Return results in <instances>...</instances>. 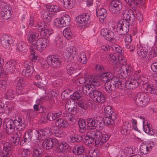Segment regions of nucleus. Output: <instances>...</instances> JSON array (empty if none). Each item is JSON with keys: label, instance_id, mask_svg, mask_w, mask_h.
Segmentation results:
<instances>
[{"label": "nucleus", "instance_id": "1", "mask_svg": "<svg viewBox=\"0 0 157 157\" xmlns=\"http://www.w3.org/2000/svg\"><path fill=\"white\" fill-rule=\"evenodd\" d=\"M6 132L9 134L13 133L16 128L19 131H22L25 128L24 123L21 118L17 116L13 121L10 119L5 120Z\"/></svg>", "mask_w": 157, "mask_h": 157}, {"label": "nucleus", "instance_id": "2", "mask_svg": "<svg viewBox=\"0 0 157 157\" xmlns=\"http://www.w3.org/2000/svg\"><path fill=\"white\" fill-rule=\"evenodd\" d=\"M50 133V129L48 128L36 131L35 132L34 136V143L39 146L41 144V140L42 137L44 136H48L49 134Z\"/></svg>", "mask_w": 157, "mask_h": 157}, {"label": "nucleus", "instance_id": "3", "mask_svg": "<svg viewBox=\"0 0 157 157\" xmlns=\"http://www.w3.org/2000/svg\"><path fill=\"white\" fill-rule=\"evenodd\" d=\"M133 99L136 104L139 106L145 105L148 103V96L145 93H138L133 97Z\"/></svg>", "mask_w": 157, "mask_h": 157}, {"label": "nucleus", "instance_id": "4", "mask_svg": "<svg viewBox=\"0 0 157 157\" xmlns=\"http://www.w3.org/2000/svg\"><path fill=\"white\" fill-rule=\"evenodd\" d=\"M90 19L89 14L86 13L77 17L75 21L79 27L84 29L88 25Z\"/></svg>", "mask_w": 157, "mask_h": 157}, {"label": "nucleus", "instance_id": "5", "mask_svg": "<svg viewBox=\"0 0 157 157\" xmlns=\"http://www.w3.org/2000/svg\"><path fill=\"white\" fill-rule=\"evenodd\" d=\"M50 40L45 38L38 39L35 43L33 44V47H36L40 52H42L49 45Z\"/></svg>", "mask_w": 157, "mask_h": 157}, {"label": "nucleus", "instance_id": "6", "mask_svg": "<svg viewBox=\"0 0 157 157\" xmlns=\"http://www.w3.org/2000/svg\"><path fill=\"white\" fill-rule=\"evenodd\" d=\"M46 61L49 65L54 68L59 67L62 65L61 60L58 56L54 55L48 56Z\"/></svg>", "mask_w": 157, "mask_h": 157}, {"label": "nucleus", "instance_id": "7", "mask_svg": "<svg viewBox=\"0 0 157 157\" xmlns=\"http://www.w3.org/2000/svg\"><path fill=\"white\" fill-rule=\"evenodd\" d=\"M117 30L119 34L125 35L129 31L128 22L125 21H121L117 24Z\"/></svg>", "mask_w": 157, "mask_h": 157}, {"label": "nucleus", "instance_id": "8", "mask_svg": "<svg viewBox=\"0 0 157 157\" xmlns=\"http://www.w3.org/2000/svg\"><path fill=\"white\" fill-rule=\"evenodd\" d=\"M101 34L107 40L111 42L114 43L116 41L114 33L110 30L107 29H102Z\"/></svg>", "mask_w": 157, "mask_h": 157}, {"label": "nucleus", "instance_id": "9", "mask_svg": "<svg viewBox=\"0 0 157 157\" xmlns=\"http://www.w3.org/2000/svg\"><path fill=\"white\" fill-rule=\"evenodd\" d=\"M96 4L97 15L99 17L100 21L101 22L103 21L107 16V11L105 9L101 7V3L99 1H97Z\"/></svg>", "mask_w": 157, "mask_h": 157}, {"label": "nucleus", "instance_id": "10", "mask_svg": "<svg viewBox=\"0 0 157 157\" xmlns=\"http://www.w3.org/2000/svg\"><path fill=\"white\" fill-rule=\"evenodd\" d=\"M90 97L94 101L98 103L103 102L105 100V98L103 94L97 90H93L92 94L90 95Z\"/></svg>", "mask_w": 157, "mask_h": 157}, {"label": "nucleus", "instance_id": "11", "mask_svg": "<svg viewBox=\"0 0 157 157\" xmlns=\"http://www.w3.org/2000/svg\"><path fill=\"white\" fill-rule=\"evenodd\" d=\"M102 133L100 131L95 130L91 131L88 132V135L90 136L93 137L95 141V145L98 147H99L101 146V141H100L101 136L102 135Z\"/></svg>", "mask_w": 157, "mask_h": 157}, {"label": "nucleus", "instance_id": "12", "mask_svg": "<svg viewBox=\"0 0 157 157\" xmlns=\"http://www.w3.org/2000/svg\"><path fill=\"white\" fill-rule=\"evenodd\" d=\"M16 93L19 95H22L27 93L25 89L24 82L23 79L20 78H17L16 80Z\"/></svg>", "mask_w": 157, "mask_h": 157}, {"label": "nucleus", "instance_id": "13", "mask_svg": "<svg viewBox=\"0 0 157 157\" xmlns=\"http://www.w3.org/2000/svg\"><path fill=\"white\" fill-rule=\"evenodd\" d=\"M122 5L119 0H113L111 2L109 10L111 12L114 14H117L121 9Z\"/></svg>", "mask_w": 157, "mask_h": 157}, {"label": "nucleus", "instance_id": "14", "mask_svg": "<svg viewBox=\"0 0 157 157\" xmlns=\"http://www.w3.org/2000/svg\"><path fill=\"white\" fill-rule=\"evenodd\" d=\"M11 37L7 35H3L0 39V41L2 46L6 49L9 48L12 43Z\"/></svg>", "mask_w": 157, "mask_h": 157}, {"label": "nucleus", "instance_id": "15", "mask_svg": "<svg viewBox=\"0 0 157 157\" xmlns=\"http://www.w3.org/2000/svg\"><path fill=\"white\" fill-rule=\"evenodd\" d=\"M133 70L132 67L130 65H126L124 68L121 67L118 71L120 76H121V78L124 79L127 76L131 74Z\"/></svg>", "mask_w": 157, "mask_h": 157}, {"label": "nucleus", "instance_id": "16", "mask_svg": "<svg viewBox=\"0 0 157 157\" xmlns=\"http://www.w3.org/2000/svg\"><path fill=\"white\" fill-rule=\"evenodd\" d=\"M11 8L8 4L4 5L2 7L1 12V17L4 19H9L12 14Z\"/></svg>", "mask_w": 157, "mask_h": 157}, {"label": "nucleus", "instance_id": "17", "mask_svg": "<svg viewBox=\"0 0 157 157\" xmlns=\"http://www.w3.org/2000/svg\"><path fill=\"white\" fill-rule=\"evenodd\" d=\"M39 36V33L32 30H31L26 33V39L29 43L32 44L33 47V44L35 43L36 40Z\"/></svg>", "mask_w": 157, "mask_h": 157}, {"label": "nucleus", "instance_id": "18", "mask_svg": "<svg viewBox=\"0 0 157 157\" xmlns=\"http://www.w3.org/2000/svg\"><path fill=\"white\" fill-rule=\"evenodd\" d=\"M58 140L56 139H45L43 141L42 145L44 148L48 150L52 148L54 145H56Z\"/></svg>", "mask_w": 157, "mask_h": 157}, {"label": "nucleus", "instance_id": "19", "mask_svg": "<svg viewBox=\"0 0 157 157\" xmlns=\"http://www.w3.org/2000/svg\"><path fill=\"white\" fill-rule=\"evenodd\" d=\"M17 65L16 62L14 60L9 61L6 64L5 68L7 72L13 73L15 71Z\"/></svg>", "mask_w": 157, "mask_h": 157}, {"label": "nucleus", "instance_id": "20", "mask_svg": "<svg viewBox=\"0 0 157 157\" xmlns=\"http://www.w3.org/2000/svg\"><path fill=\"white\" fill-rule=\"evenodd\" d=\"M125 86L128 89L133 90L139 86V83L136 80L129 78L125 83Z\"/></svg>", "mask_w": 157, "mask_h": 157}, {"label": "nucleus", "instance_id": "21", "mask_svg": "<svg viewBox=\"0 0 157 157\" xmlns=\"http://www.w3.org/2000/svg\"><path fill=\"white\" fill-rule=\"evenodd\" d=\"M16 46V51L20 53L26 52L28 48V44L22 41L18 42Z\"/></svg>", "mask_w": 157, "mask_h": 157}, {"label": "nucleus", "instance_id": "22", "mask_svg": "<svg viewBox=\"0 0 157 157\" xmlns=\"http://www.w3.org/2000/svg\"><path fill=\"white\" fill-rule=\"evenodd\" d=\"M32 129H29L25 132L23 139L20 141V144L21 145H22L25 144H26L31 140L32 137Z\"/></svg>", "mask_w": 157, "mask_h": 157}, {"label": "nucleus", "instance_id": "23", "mask_svg": "<svg viewBox=\"0 0 157 157\" xmlns=\"http://www.w3.org/2000/svg\"><path fill=\"white\" fill-rule=\"evenodd\" d=\"M152 146L147 144L143 143L140 146V153L141 155H145L149 153L151 149Z\"/></svg>", "mask_w": 157, "mask_h": 157}, {"label": "nucleus", "instance_id": "24", "mask_svg": "<svg viewBox=\"0 0 157 157\" xmlns=\"http://www.w3.org/2000/svg\"><path fill=\"white\" fill-rule=\"evenodd\" d=\"M76 50L73 47L66 48L64 51V53L67 58L73 59L76 55Z\"/></svg>", "mask_w": 157, "mask_h": 157}, {"label": "nucleus", "instance_id": "25", "mask_svg": "<svg viewBox=\"0 0 157 157\" xmlns=\"http://www.w3.org/2000/svg\"><path fill=\"white\" fill-rule=\"evenodd\" d=\"M148 48L147 47H138L137 48V53L139 56L142 59L145 58L147 54Z\"/></svg>", "mask_w": 157, "mask_h": 157}, {"label": "nucleus", "instance_id": "26", "mask_svg": "<svg viewBox=\"0 0 157 157\" xmlns=\"http://www.w3.org/2000/svg\"><path fill=\"white\" fill-rule=\"evenodd\" d=\"M80 87L83 93L89 97L90 94H92L93 90H94L92 86L89 84H87L86 85H85L82 86H79V88H80Z\"/></svg>", "mask_w": 157, "mask_h": 157}, {"label": "nucleus", "instance_id": "27", "mask_svg": "<svg viewBox=\"0 0 157 157\" xmlns=\"http://www.w3.org/2000/svg\"><path fill=\"white\" fill-rule=\"evenodd\" d=\"M2 153L7 157H10L12 154L10 144L8 142H5L2 150Z\"/></svg>", "mask_w": 157, "mask_h": 157}, {"label": "nucleus", "instance_id": "28", "mask_svg": "<svg viewBox=\"0 0 157 157\" xmlns=\"http://www.w3.org/2000/svg\"><path fill=\"white\" fill-rule=\"evenodd\" d=\"M118 56L116 53L112 52L109 54L106 57L109 63L113 64L117 62Z\"/></svg>", "mask_w": 157, "mask_h": 157}, {"label": "nucleus", "instance_id": "29", "mask_svg": "<svg viewBox=\"0 0 157 157\" xmlns=\"http://www.w3.org/2000/svg\"><path fill=\"white\" fill-rule=\"evenodd\" d=\"M58 142L56 144V150L58 152H63L67 149L69 147L68 144L65 142L58 143Z\"/></svg>", "mask_w": 157, "mask_h": 157}, {"label": "nucleus", "instance_id": "30", "mask_svg": "<svg viewBox=\"0 0 157 157\" xmlns=\"http://www.w3.org/2000/svg\"><path fill=\"white\" fill-rule=\"evenodd\" d=\"M86 82L87 84H89L91 86L93 89L95 86H98L100 85L97 77H92L88 78L86 80Z\"/></svg>", "mask_w": 157, "mask_h": 157}, {"label": "nucleus", "instance_id": "31", "mask_svg": "<svg viewBox=\"0 0 157 157\" xmlns=\"http://www.w3.org/2000/svg\"><path fill=\"white\" fill-rule=\"evenodd\" d=\"M21 133L20 132H17L11 137L10 143H13V145L16 146L18 144L21 136Z\"/></svg>", "mask_w": 157, "mask_h": 157}, {"label": "nucleus", "instance_id": "32", "mask_svg": "<svg viewBox=\"0 0 157 157\" xmlns=\"http://www.w3.org/2000/svg\"><path fill=\"white\" fill-rule=\"evenodd\" d=\"M47 26L45 25L44 28H41L40 35L42 36L48 37L53 33V30L50 29H46Z\"/></svg>", "mask_w": 157, "mask_h": 157}, {"label": "nucleus", "instance_id": "33", "mask_svg": "<svg viewBox=\"0 0 157 157\" xmlns=\"http://www.w3.org/2000/svg\"><path fill=\"white\" fill-rule=\"evenodd\" d=\"M56 126L59 128H64L68 126V123L65 120L61 118L57 119L55 122Z\"/></svg>", "mask_w": 157, "mask_h": 157}, {"label": "nucleus", "instance_id": "34", "mask_svg": "<svg viewBox=\"0 0 157 157\" xmlns=\"http://www.w3.org/2000/svg\"><path fill=\"white\" fill-rule=\"evenodd\" d=\"M113 74L109 72L103 73L100 75L101 81L104 83L106 81H109V80L112 76Z\"/></svg>", "mask_w": 157, "mask_h": 157}, {"label": "nucleus", "instance_id": "35", "mask_svg": "<svg viewBox=\"0 0 157 157\" xmlns=\"http://www.w3.org/2000/svg\"><path fill=\"white\" fill-rule=\"evenodd\" d=\"M75 3V0H63V6L67 9L72 8Z\"/></svg>", "mask_w": 157, "mask_h": 157}, {"label": "nucleus", "instance_id": "36", "mask_svg": "<svg viewBox=\"0 0 157 157\" xmlns=\"http://www.w3.org/2000/svg\"><path fill=\"white\" fill-rule=\"evenodd\" d=\"M109 80L110 82L113 85V86L114 88L118 87L120 84H121L119 78L116 76H113V75Z\"/></svg>", "mask_w": 157, "mask_h": 157}, {"label": "nucleus", "instance_id": "37", "mask_svg": "<svg viewBox=\"0 0 157 157\" xmlns=\"http://www.w3.org/2000/svg\"><path fill=\"white\" fill-rule=\"evenodd\" d=\"M54 44L57 47L62 48L65 46L62 37L59 35L56 37Z\"/></svg>", "mask_w": 157, "mask_h": 157}, {"label": "nucleus", "instance_id": "38", "mask_svg": "<svg viewBox=\"0 0 157 157\" xmlns=\"http://www.w3.org/2000/svg\"><path fill=\"white\" fill-rule=\"evenodd\" d=\"M146 92L150 94H155L157 93V89L152 84H147L145 88Z\"/></svg>", "mask_w": 157, "mask_h": 157}, {"label": "nucleus", "instance_id": "39", "mask_svg": "<svg viewBox=\"0 0 157 157\" xmlns=\"http://www.w3.org/2000/svg\"><path fill=\"white\" fill-rule=\"evenodd\" d=\"M84 148L82 145L75 146L72 150L73 153L76 155H80L84 152Z\"/></svg>", "mask_w": 157, "mask_h": 157}, {"label": "nucleus", "instance_id": "40", "mask_svg": "<svg viewBox=\"0 0 157 157\" xmlns=\"http://www.w3.org/2000/svg\"><path fill=\"white\" fill-rule=\"evenodd\" d=\"M88 132L86 133V136H85L84 143L86 145L90 146L92 145L94 140L93 137L88 135Z\"/></svg>", "mask_w": 157, "mask_h": 157}, {"label": "nucleus", "instance_id": "41", "mask_svg": "<svg viewBox=\"0 0 157 157\" xmlns=\"http://www.w3.org/2000/svg\"><path fill=\"white\" fill-rule=\"evenodd\" d=\"M78 124L79 127V132L82 133L84 132L86 129V124L84 120L82 119L79 120Z\"/></svg>", "mask_w": 157, "mask_h": 157}, {"label": "nucleus", "instance_id": "42", "mask_svg": "<svg viewBox=\"0 0 157 157\" xmlns=\"http://www.w3.org/2000/svg\"><path fill=\"white\" fill-rule=\"evenodd\" d=\"M49 79L47 76L42 78L41 81L38 82L36 86L39 88L45 87L48 83Z\"/></svg>", "mask_w": 157, "mask_h": 157}, {"label": "nucleus", "instance_id": "43", "mask_svg": "<svg viewBox=\"0 0 157 157\" xmlns=\"http://www.w3.org/2000/svg\"><path fill=\"white\" fill-rule=\"evenodd\" d=\"M15 91L12 89H9L6 92L5 98L9 100H12L14 97Z\"/></svg>", "mask_w": 157, "mask_h": 157}, {"label": "nucleus", "instance_id": "44", "mask_svg": "<svg viewBox=\"0 0 157 157\" xmlns=\"http://www.w3.org/2000/svg\"><path fill=\"white\" fill-rule=\"evenodd\" d=\"M104 111L105 114L107 116H116L115 113L113 111L112 107L110 106H107L105 107Z\"/></svg>", "mask_w": 157, "mask_h": 157}, {"label": "nucleus", "instance_id": "45", "mask_svg": "<svg viewBox=\"0 0 157 157\" xmlns=\"http://www.w3.org/2000/svg\"><path fill=\"white\" fill-rule=\"evenodd\" d=\"M63 34L65 37L68 40L71 39L72 36V33L70 28H65L63 31Z\"/></svg>", "mask_w": 157, "mask_h": 157}, {"label": "nucleus", "instance_id": "46", "mask_svg": "<svg viewBox=\"0 0 157 157\" xmlns=\"http://www.w3.org/2000/svg\"><path fill=\"white\" fill-rule=\"evenodd\" d=\"M78 60L83 64H86L87 63V59L85 52H81L78 56Z\"/></svg>", "mask_w": 157, "mask_h": 157}, {"label": "nucleus", "instance_id": "47", "mask_svg": "<svg viewBox=\"0 0 157 157\" xmlns=\"http://www.w3.org/2000/svg\"><path fill=\"white\" fill-rule=\"evenodd\" d=\"M46 8L50 12L57 13L60 10V8L58 6L54 5H47Z\"/></svg>", "mask_w": 157, "mask_h": 157}, {"label": "nucleus", "instance_id": "48", "mask_svg": "<svg viewBox=\"0 0 157 157\" xmlns=\"http://www.w3.org/2000/svg\"><path fill=\"white\" fill-rule=\"evenodd\" d=\"M51 133H52L54 136L57 137H61V131L58 129L57 127L55 126L52 127L51 128Z\"/></svg>", "mask_w": 157, "mask_h": 157}, {"label": "nucleus", "instance_id": "49", "mask_svg": "<svg viewBox=\"0 0 157 157\" xmlns=\"http://www.w3.org/2000/svg\"><path fill=\"white\" fill-rule=\"evenodd\" d=\"M61 19L62 21L63 24L65 26L68 25L70 23L71 18L67 14H65L61 18Z\"/></svg>", "mask_w": 157, "mask_h": 157}, {"label": "nucleus", "instance_id": "50", "mask_svg": "<svg viewBox=\"0 0 157 157\" xmlns=\"http://www.w3.org/2000/svg\"><path fill=\"white\" fill-rule=\"evenodd\" d=\"M116 119V116H108L107 117H105L104 121V123L107 124H112L114 123V120Z\"/></svg>", "mask_w": 157, "mask_h": 157}, {"label": "nucleus", "instance_id": "51", "mask_svg": "<svg viewBox=\"0 0 157 157\" xmlns=\"http://www.w3.org/2000/svg\"><path fill=\"white\" fill-rule=\"evenodd\" d=\"M87 126L90 127V129H94L97 126V124L93 119L89 118L87 119Z\"/></svg>", "mask_w": 157, "mask_h": 157}, {"label": "nucleus", "instance_id": "52", "mask_svg": "<svg viewBox=\"0 0 157 157\" xmlns=\"http://www.w3.org/2000/svg\"><path fill=\"white\" fill-rule=\"evenodd\" d=\"M99 151L92 147L90 150L88 155L90 157H99Z\"/></svg>", "mask_w": 157, "mask_h": 157}, {"label": "nucleus", "instance_id": "53", "mask_svg": "<svg viewBox=\"0 0 157 157\" xmlns=\"http://www.w3.org/2000/svg\"><path fill=\"white\" fill-rule=\"evenodd\" d=\"M74 102L73 101L71 102V101L68 100L65 105V108L66 110L71 111L74 108Z\"/></svg>", "mask_w": 157, "mask_h": 157}, {"label": "nucleus", "instance_id": "54", "mask_svg": "<svg viewBox=\"0 0 157 157\" xmlns=\"http://www.w3.org/2000/svg\"><path fill=\"white\" fill-rule=\"evenodd\" d=\"M72 65H68L67 67V72L69 75H71L72 74L75 73L77 70V67L75 66L72 67Z\"/></svg>", "mask_w": 157, "mask_h": 157}, {"label": "nucleus", "instance_id": "55", "mask_svg": "<svg viewBox=\"0 0 157 157\" xmlns=\"http://www.w3.org/2000/svg\"><path fill=\"white\" fill-rule=\"evenodd\" d=\"M42 153V150L40 148H35L33 150V157H41Z\"/></svg>", "mask_w": 157, "mask_h": 157}, {"label": "nucleus", "instance_id": "56", "mask_svg": "<svg viewBox=\"0 0 157 157\" xmlns=\"http://www.w3.org/2000/svg\"><path fill=\"white\" fill-rule=\"evenodd\" d=\"M119 64L122 66L125 65L127 63V59L126 58L122 55L118 56L117 62Z\"/></svg>", "mask_w": 157, "mask_h": 157}, {"label": "nucleus", "instance_id": "57", "mask_svg": "<svg viewBox=\"0 0 157 157\" xmlns=\"http://www.w3.org/2000/svg\"><path fill=\"white\" fill-rule=\"evenodd\" d=\"M133 148H131L130 147L128 146L125 147L123 150L124 153L125 155H128L135 153V151L133 150Z\"/></svg>", "mask_w": 157, "mask_h": 157}, {"label": "nucleus", "instance_id": "58", "mask_svg": "<svg viewBox=\"0 0 157 157\" xmlns=\"http://www.w3.org/2000/svg\"><path fill=\"white\" fill-rule=\"evenodd\" d=\"M54 25L57 27L61 28L65 26L61 18H56L54 20Z\"/></svg>", "mask_w": 157, "mask_h": 157}, {"label": "nucleus", "instance_id": "59", "mask_svg": "<svg viewBox=\"0 0 157 157\" xmlns=\"http://www.w3.org/2000/svg\"><path fill=\"white\" fill-rule=\"evenodd\" d=\"M81 96V91L80 90L79 92L76 91L74 93L71 95V98L73 100H77Z\"/></svg>", "mask_w": 157, "mask_h": 157}, {"label": "nucleus", "instance_id": "60", "mask_svg": "<svg viewBox=\"0 0 157 157\" xmlns=\"http://www.w3.org/2000/svg\"><path fill=\"white\" fill-rule=\"evenodd\" d=\"M24 67L25 69H30L32 70L33 65V63L30 61H25L24 63Z\"/></svg>", "mask_w": 157, "mask_h": 157}, {"label": "nucleus", "instance_id": "61", "mask_svg": "<svg viewBox=\"0 0 157 157\" xmlns=\"http://www.w3.org/2000/svg\"><path fill=\"white\" fill-rule=\"evenodd\" d=\"M7 86V82L5 80L0 81V90L2 91H4Z\"/></svg>", "mask_w": 157, "mask_h": 157}, {"label": "nucleus", "instance_id": "62", "mask_svg": "<svg viewBox=\"0 0 157 157\" xmlns=\"http://www.w3.org/2000/svg\"><path fill=\"white\" fill-rule=\"evenodd\" d=\"M100 141L101 142V145L103 144L106 143L109 139L110 138V136L106 134H102V135L101 136Z\"/></svg>", "mask_w": 157, "mask_h": 157}, {"label": "nucleus", "instance_id": "63", "mask_svg": "<svg viewBox=\"0 0 157 157\" xmlns=\"http://www.w3.org/2000/svg\"><path fill=\"white\" fill-rule=\"evenodd\" d=\"M70 141L72 143L78 142L80 141L81 140V137L80 136L75 135L74 136L70 137Z\"/></svg>", "mask_w": 157, "mask_h": 157}, {"label": "nucleus", "instance_id": "64", "mask_svg": "<svg viewBox=\"0 0 157 157\" xmlns=\"http://www.w3.org/2000/svg\"><path fill=\"white\" fill-rule=\"evenodd\" d=\"M33 73V71L31 70L24 69L22 72V74L23 76L25 77H29Z\"/></svg>", "mask_w": 157, "mask_h": 157}]
</instances>
